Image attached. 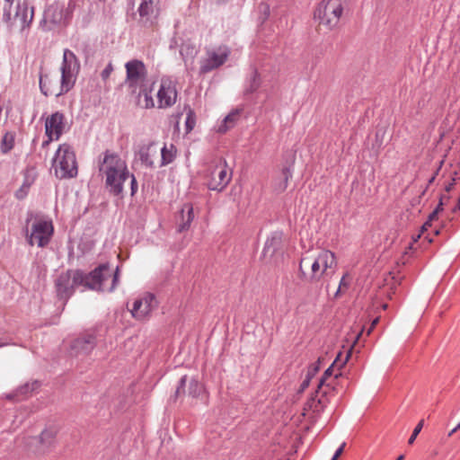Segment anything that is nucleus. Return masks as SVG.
I'll list each match as a JSON object with an SVG mask.
<instances>
[{
  "label": "nucleus",
  "mask_w": 460,
  "mask_h": 460,
  "mask_svg": "<svg viewBox=\"0 0 460 460\" xmlns=\"http://www.w3.org/2000/svg\"><path fill=\"white\" fill-rule=\"evenodd\" d=\"M113 70L112 65L109 64L102 72V78L103 80H106L111 75V72Z\"/></svg>",
  "instance_id": "e433bc0d"
},
{
  "label": "nucleus",
  "mask_w": 460,
  "mask_h": 460,
  "mask_svg": "<svg viewBox=\"0 0 460 460\" xmlns=\"http://www.w3.org/2000/svg\"><path fill=\"white\" fill-rule=\"evenodd\" d=\"M119 267L112 273L109 263H102L84 274L82 270H67L61 273L56 280L57 293L59 298L67 300L75 288H84L96 291L112 292L119 283Z\"/></svg>",
  "instance_id": "f257e3e1"
},
{
  "label": "nucleus",
  "mask_w": 460,
  "mask_h": 460,
  "mask_svg": "<svg viewBox=\"0 0 460 460\" xmlns=\"http://www.w3.org/2000/svg\"><path fill=\"white\" fill-rule=\"evenodd\" d=\"M152 89H148L146 85L142 90H137L138 105L145 109H152L155 106L152 97Z\"/></svg>",
  "instance_id": "a878e982"
},
{
  "label": "nucleus",
  "mask_w": 460,
  "mask_h": 460,
  "mask_svg": "<svg viewBox=\"0 0 460 460\" xmlns=\"http://www.w3.org/2000/svg\"><path fill=\"white\" fill-rule=\"evenodd\" d=\"M4 3L3 21L5 23H12V6L14 3V0H4Z\"/></svg>",
  "instance_id": "473e14b6"
},
{
  "label": "nucleus",
  "mask_w": 460,
  "mask_h": 460,
  "mask_svg": "<svg viewBox=\"0 0 460 460\" xmlns=\"http://www.w3.org/2000/svg\"><path fill=\"white\" fill-rule=\"evenodd\" d=\"M34 17V7L31 8L29 14V7L27 3L18 2L16 4L15 13L12 15V23H6L7 26L12 29L15 25H18L20 31L23 34L31 26Z\"/></svg>",
  "instance_id": "f8f14e48"
},
{
  "label": "nucleus",
  "mask_w": 460,
  "mask_h": 460,
  "mask_svg": "<svg viewBox=\"0 0 460 460\" xmlns=\"http://www.w3.org/2000/svg\"><path fill=\"white\" fill-rule=\"evenodd\" d=\"M309 383H310V376L308 375L306 376V378L302 382V384L300 385V390L304 391L305 389H306L309 385Z\"/></svg>",
  "instance_id": "a19ab883"
},
{
  "label": "nucleus",
  "mask_w": 460,
  "mask_h": 460,
  "mask_svg": "<svg viewBox=\"0 0 460 460\" xmlns=\"http://www.w3.org/2000/svg\"><path fill=\"white\" fill-rule=\"evenodd\" d=\"M40 386V383L38 381H33L31 383H26L25 385L19 387L15 394H9L6 395V398L9 400L14 399L19 394L25 395L36 389Z\"/></svg>",
  "instance_id": "c756f323"
},
{
  "label": "nucleus",
  "mask_w": 460,
  "mask_h": 460,
  "mask_svg": "<svg viewBox=\"0 0 460 460\" xmlns=\"http://www.w3.org/2000/svg\"><path fill=\"white\" fill-rule=\"evenodd\" d=\"M345 445H346L345 443H342V444L338 447V449L335 451V453H334V455H333V456H332V458H333L334 460H337V459H338V457L342 454V452H343V450H344V447H345Z\"/></svg>",
  "instance_id": "ea45409f"
},
{
  "label": "nucleus",
  "mask_w": 460,
  "mask_h": 460,
  "mask_svg": "<svg viewBox=\"0 0 460 460\" xmlns=\"http://www.w3.org/2000/svg\"><path fill=\"white\" fill-rule=\"evenodd\" d=\"M54 233V227L51 221L36 220L31 226V232L27 234V241L31 246L37 244L39 247L47 246Z\"/></svg>",
  "instance_id": "9d476101"
},
{
  "label": "nucleus",
  "mask_w": 460,
  "mask_h": 460,
  "mask_svg": "<svg viewBox=\"0 0 460 460\" xmlns=\"http://www.w3.org/2000/svg\"><path fill=\"white\" fill-rule=\"evenodd\" d=\"M125 84L135 94L146 85L147 71L145 64L138 59H132L126 63Z\"/></svg>",
  "instance_id": "1a4fd4ad"
},
{
  "label": "nucleus",
  "mask_w": 460,
  "mask_h": 460,
  "mask_svg": "<svg viewBox=\"0 0 460 460\" xmlns=\"http://www.w3.org/2000/svg\"><path fill=\"white\" fill-rule=\"evenodd\" d=\"M347 276H348V274H345L341 278V279L340 281L339 288H338V290L336 292V296H338V294L341 292L342 288H348L349 287V281L346 280Z\"/></svg>",
  "instance_id": "58836bf2"
},
{
  "label": "nucleus",
  "mask_w": 460,
  "mask_h": 460,
  "mask_svg": "<svg viewBox=\"0 0 460 460\" xmlns=\"http://www.w3.org/2000/svg\"><path fill=\"white\" fill-rule=\"evenodd\" d=\"M14 145V135L13 133L7 132L4 135L2 139V151L3 153L9 152Z\"/></svg>",
  "instance_id": "2f4dec72"
},
{
  "label": "nucleus",
  "mask_w": 460,
  "mask_h": 460,
  "mask_svg": "<svg viewBox=\"0 0 460 460\" xmlns=\"http://www.w3.org/2000/svg\"><path fill=\"white\" fill-rule=\"evenodd\" d=\"M443 164H444V161H443V160H441V161L439 162V164H438V166L437 170H436V171H435V172H434V174H436V176L438 174V172H439V171H440V169H441V167H442Z\"/></svg>",
  "instance_id": "49530a36"
},
{
  "label": "nucleus",
  "mask_w": 460,
  "mask_h": 460,
  "mask_svg": "<svg viewBox=\"0 0 460 460\" xmlns=\"http://www.w3.org/2000/svg\"><path fill=\"white\" fill-rule=\"evenodd\" d=\"M333 373V365L329 367L323 373V376L319 380L317 390H316V398L319 404H324L325 399L324 397L330 393L332 389H333L335 379L338 377L341 373L335 374L332 378Z\"/></svg>",
  "instance_id": "f3484780"
},
{
  "label": "nucleus",
  "mask_w": 460,
  "mask_h": 460,
  "mask_svg": "<svg viewBox=\"0 0 460 460\" xmlns=\"http://www.w3.org/2000/svg\"><path fill=\"white\" fill-rule=\"evenodd\" d=\"M196 123L195 116L192 111H190L186 117L185 126L187 132H190L193 129Z\"/></svg>",
  "instance_id": "72a5a7b5"
},
{
  "label": "nucleus",
  "mask_w": 460,
  "mask_h": 460,
  "mask_svg": "<svg viewBox=\"0 0 460 460\" xmlns=\"http://www.w3.org/2000/svg\"><path fill=\"white\" fill-rule=\"evenodd\" d=\"M75 2L69 0L67 4L60 2H54L44 11L43 18L40 21V27L45 31H50L55 27L67 26L75 9Z\"/></svg>",
  "instance_id": "20e7f679"
},
{
  "label": "nucleus",
  "mask_w": 460,
  "mask_h": 460,
  "mask_svg": "<svg viewBox=\"0 0 460 460\" xmlns=\"http://www.w3.org/2000/svg\"><path fill=\"white\" fill-rule=\"evenodd\" d=\"M232 179V172L228 169L226 160H221L211 172L208 188L211 190L222 191Z\"/></svg>",
  "instance_id": "9b49d317"
},
{
  "label": "nucleus",
  "mask_w": 460,
  "mask_h": 460,
  "mask_svg": "<svg viewBox=\"0 0 460 460\" xmlns=\"http://www.w3.org/2000/svg\"><path fill=\"white\" fill-rule=\"evenodd\" d=\"M155 155V152L151 151V145L149 146H143L140 147L138 152L139 160L146 168H154L155 163H154V155Z\"/></svg>",
  "instance_id": "bb28decb"
},
{
  "label": "nucleus",
  "mask_w": 460,
  "mask_h": 460,
  "mask_svg": "<svg viewBox=\"0 0 460 460\" xmlns=\"http://www.w3.org/2000/svg\"><path fill=\"white\" fill-rule=\"evenodd\" d=\"M435 180H436V174H433V175L429 179V181H428V184H427L426 188H425V189L423 190V191H422V195H424V193H425V192H426V190H428L429 186L430 184H432V183L435 181Z\"/></svg>",
  "instance_id": "37998d69"
},
{
  "label": "nucleus",
  "mask_w": 460,
  "mask_h": 460,
  "mask_svg": "<svg viewBox=\"0 0 460 460\" xmlns=\"http://www.w3.org/2000/svg\"><path fill=\"white\" fill-rule=\"evenodd\" d=\"M442 210H443V197L440 198L439 203L438 204L437 208L433 210L432 213L429 214L428 220L422 226V227H421L422 234L425 231H428V229L431 226L432 222L437 219L438 213Z\"/></svg>",
  "instance_id": "7c9ffc66"
},
{
  "label": "nucleus",
  "mask_w": 460,
  "mask_h": 460,
  "mask_svg": "<svg viewBox=\"0 0 460 460\" xmlns=\"http://www.w3.org/2000/svg\"><path fill=\"white\" fill-rule=\"evenodd\" d=\"M454 185H455V179L453 178L452 181L449 182L447 185H446V187H445L446 191L447 192L451 191V190L453 189Z\"/></svg>",
  "instance_id": "c03bdc74"
},
{
  "label": "nucleus",
  "mask_w": 460,
  "mask_h": 460,
  "mask_svg": "<svg viewBox=\"0 0 460 460\" xmlns=\"http://www.w3.org/2000/svg\"><path fill=\"white\" fill-rule=\"evenodd\" d=\"M177 155V148L173 144H164L161 149V166L172 164Z\"/></svg>",
  "instance_id": "393cba45"
},
{
  "label": "nucleus",
  "mask_w": 460,
  "mask_h": 460,
  "mask_svg": "<svg viewBox=\"0 0 460 460\" xmlns=\"http://www.w3.org/2000/svg\"><path fill=\"white\" fill-rule=\"evenodd\" d=\"M260 9H261V11H262L265 13L266 16L269 15V13H270V7H269L268 4H260Z\"/></svg>",
  "instance_id": "79ce46f5"
},
{
  "label": "nucleus",
  "mask_w": 460,
  "mask_h": 460,
  "mask_svg": "<svg viewBox=\"0 0 460 460\" xmlns=\"http://www.w3.org/2000/svg\"><path fill=\"white\" fill-rule=\"evenodd\" d=\"M261 84V78L257 69L252 68L249 75L244 83V94H251L255 93Z\"/></svg>",
  "instance_id": "b1692460"
},
{
  "label": "nucleus",
  "mask_w": 460,
  "mask_h": 460,
  "mask_svg": "<svg viewBox=\"0 0 460 460\" xmlns=\"http://www.w3.org/2000/svg\"><path fill=\"white\" fill-rule=\"evenodd\" d=\"M137 12L141 21L152 22L160 13V0H141Z\"/></svg>",
  "instance_id": "6ab92c4d"
},
{
  "label": "nucleus",
  "mask_w": 460,
  "mask_h": 460,
  "mask_svg": "<svg viewBox=\"0 0 460 460\" xmlns=\"http://www.w3.org/2000/svg\"><path fill=\"white\" fill-rule=\"evenodd\" d=\"M52 168L58 179H71L77 176L76 156L70 145L66 143L59 145L52 158Z\"/></svg>",
  "instance_id": "39448f33"
},
{
  "label": "nucleus",
  "mask_w": 460,
  "mask_h": 460,
  "mask_svg": "<svg viewBox=\"0 0 460 460\" xmlns=\"http://www.w3.org/2000/svg\"><path fill=\"white\" fill-rule=\"evenodd\" d=\"M40 89L41 93L45 96H57L59 91V86L58 87L56 75L52 76L49 74H40Z\"/></svg>",
  "instance_id": "aec40b11"
},
{
  "label": "nucleus",
  "mask_w": 460,
  "mask_h": 460,
  "mask_svg": "<svg viewBox=\"0 0 460 460\" xmlns=\"http://www.w3.org/2000/svg\"><path fill=\"white\" fill-rule=\"evenodd\" d=\"M99 172L105 176V184L109 191L119 196L123 192V184L129 177L126 162L117 154L109 150L103 153Z\"/></svg>",
  "instance_id": "f03ea898"
},
{
  "label": "nucleus",
  "mask_w": 460,
  "mask_h": 460,
  "mask_svg": "<svg viewBox=\"0 0 460 460\" xmlns=\"http://www.w3.org/2000/svg\"><path fill=\"white\" fill-rule=\"evenodd\" d=\"M66 118L60 111H56L45 120V134L49 140H58L65 132Z\"/></svg>",
  "instance_id": "4468645a"
},
{
  "label": "nucleus",
  "mask_w": 460,
  "mask_h": 460,
  "mask_svg": "<svg viewBox=\"0 0 460 460\" xmlns=\"http://www.w3.org/2000/svg\"><path fill=\"white\" fill-rule=\"evenodd\" d=\"M377 322H378V318L375 319L372 323V326L376 325Z\"/></svg>",
  "instance_id": "8fccbe9b"
},
{
  "label": "nucleus",
  "mask_w": 460,
  "mask_h": 460,
  "mask_svg": "<svg viewBox=\"0 0 460 460\" xmlns=\"http://www.w3.org/2000/svg\"><path fill=\"white\" fill-rule=\"evenodd\" d=\"M57 432L58 430L55 427H49L40 433L39 438H33L29 445L30 447L35 445L33 449L35 452H44L53 445Z\"/></svg>",
  "instance_id": "a211bd4d"
},
{
  "label": "nucleus",
  "mask_w": 460,
  "mask_h": 460,
  "mask_svg": "<svg viewBox=\"0 0 460 460\" xmlns=\"http://www.w3.org/2000/svg\"><path fill=\"white\" fill-rule=\"evenodd\" d=\"M187 392L190 397L199 398L205 394V387L196 378H191L189 382Z\"/></svg>",
  "instance_id": "cd10ccee"
},
{
  "label": "nucleus",
  "mask_w": 460,
  "mask_h": 460,
  "mask_svg": "<svg viewBox=\"0 0 460 460\" xmlns=\"http://www.w3.org/2000/svg\"><path fill=\"white\" fill-rule=\"evenodd\" d=\"M404 456L402 455L399 456L396 460H403Z\"/></svg>",
  "instance_id": "3c124183"
},
{
  "label": "nucleus",
  "mask_w": 460,
  "mask_h": 460,
  "mask_svg": "<svg viewBox=\"0 0 460 460\" xmlns=\"http://www.w3.org/2000/svg\"><path fill=\"white\" fill-rule=\"evenodd\" d=\"M48 138L42 142V147H46L49 145L50 142H52L53 140H49V137H47Z\"/></svg>",
  "instance_id": "de8ad7c7"
},
{
  "label": "nucleus",
  "mask_w": 460,
  "mask_h": 460,
  "mask_svg": "<svg viewBox=\"0 0 460 460\" xmlns=\"http://www.w3.org/2000/svg\"><path fill=\"white\" fill-rule=\"evenodd\" d=\"M238 117L239 113L237 111L229 113L219 124L217 131L219 133H226L228 129L232 128L235 125Z\"/></svg>",
  "instance_id": "c85d7f7f"
},
{
  "label": "nucleus",
  "mask_w": 460,
  "mask_h": 460,
  "mask_svg": "<svg viewBox=\"0 0 460 460\" xmlns=\"http://www.w3.org/2000/svg\"><path fill=\"white\" fill-rule=\"evenodd\" d=\"M337 267L335 254L323 250L317 256L303 257L299 262L301 278L310 281H319L325 277H332Z\"/></svg>",
  "instance_id": "7ed1b4c3"
},
{
  "label": "nucleus",
  "mask_w": 460,
  "mask_h": 460,
  "mask_svg": "<svg viewBox=\"0 0 460 460\" xmlns=\"http://www.w3.org/2000/svg\"><path fill=\"white\" fill-rule=\"evenodd\" d=\"M345 5L346 0H322L314 12V18L327 30L337 29Z\"/></svg>",
  "instance_id": "423d86ee"
},
{
  "label": "nucleus",
  "mask_w": 460,
  "mask_h": 460,
  "mask_svg": "<svg viewBox=\"0 0 460 460\" xmlns=\"http://www.w3.org/2000/svg\"><path fill=\"white\" fill-rule=\"evenodd\" d=\"M460 210V198L458 199V202L457 204L455 206V208H453V212H456Z\"/></svg>",
  "instance_id": "09e8293b"
},
{
  "label": "nucleus",
  "mask_w": 460,
  "mask_h": 460,
  "mask_svg": "<svg viewBox=\"0 0 460 460\" xmlns=\"http://www.w3.org/2000/svg\"><path fill=\"white\" fill-rule=\"evenodd\" d=\"M423 420H421L417 425L416 427L414 428L413 431H412V434L411 436L410 437L409 440H408V444L411 445L414 443L417 436L420 434V432L421 431L422 428H423Z\"/></svg>",
  "instance_id": "f704fd0d"
},
{
  "label": "nucleus",
  "mask_w": 460,
  "mask_h": 460,
  "mask_svg": "<svg viewBox=\"0 0 460 460\" xmlns=\"http://www.w3.org/2000/svg\"><path fill=\"white\" fill-rule=\"evenodd\" d=\"M96 345V338L93 333H84L76 338L70 345V353L73 356L88 355Z\"/></svg>",
  "instance_id": "dca6fc26"
},
{
  "label": "nucleus",
  "mask_w": 460,
  "mask_h": 460,
  "mask_svg": "<svg viewBox=\"0 0 460 460\" xmlns=\"http://www.w3.org/2000/svg\"><path fill=\"white\" fill-rule=\"evenodd\" d=\"M130 189H131V195H135L137 191V180H136V177L134 174H131L130 175Z\"/></svg>",
  "instance_id": "4c0bfd02"
},
{
  "label": "nucleus",
  "mask_w": 460,
  "mask_h": 460,
  "mask_svg": "<svg viewBox=\"0 0 460 460\" xmlns=\"http://www.w3.org/2000/svg\"><path fill=\"white\" fill-rule=\"evenodd\" d=\"M186 383H187V376H181V378L180 379L179 385H178V386L176 388V391H175V396L176 397H178L181 394L185 393Z\"/></svg>",
  "instance_id": "c9c22d12"
},
{
  "label": "nucleus",
  "mask_w": 460,
  "mask_h": 460,
  "mask_svg": "<svg viewBox=\"0 0 460 460\" xmlns=\"http://www.w3.org/2000/svg\"><path fill=\"white\" fill-rule=\"evenodd\" d=\"M157 305L155 296L147 293L142 297L134 301L133 306L130 310L132 316L137 320H143L154 310Z\"/></svg>",
  "instance_id": "2eb2a0df"
},
{
  "label": "nucleus",
  "mask_w": 460,
  "mask_h": 460,
  "mask_svg": "<svg viewBox=\"0 0 460 460\" xmlns=\"http://www.w3.org/2000/svg\"><path fill=\"white\" fill-rule=\"evenodd\" d=\"M460 429V422L449 432L448 436H452L455 432H456Z\"/></svg>",
  "instance_id": "a18cd8bd"
},
{
  "label": "nucleus",
  "mask_w": 460,
  "mask_h": 460,
  "mask_svg": "<svg viewBox=\"0 0 460 460\" xmlns=\"http://www.w3.org/2000/svg\"><path fill=\"white\" fill-rule=\"evenodd\" d=\"M292 177L291 169L288 166L282 168L279 174L273 180L274 190L281 193L286 190L288 185V181Z\"/></svg>",
  "instance_id": "5701e85b"
},
{
  "label": "nucleus",
  "mask_w": 460,
  "mask_h": 460,
  "mask_svg": "<svg viewBox=\"0 0 460 460\" xmlns=\"http://www.w3.org/2000/svg\"><path fill=\"white\" fill-rule=\"evenodd\" d=\"M194 219V210L191 203H185L180 212L178 231H187Z\"/></svg>",
  "instance_id": "412c9836"
},
{
  "label": "nucleus",
  "mask_w": 460,
  "mask_h": 460,
  "mask_svg": "<svg viewBox=\"0 0 460 460\" xmlns=\"http://www.w3.org/2000/svg\"><path fill=\"white\" fill-rule=\"evenodd\" d=\"M156 98L159 109L170 108L176 102L177 91L172 80L168 78L161 80Z\"/></svg>",
  "instance_id": "ddd939ff"
},
{
  "label": "nucleus",
  "mask_w": 460,
  "mask_h": 460,
  "mask_svg": "<svg viewBox=\"0 0 460 460\" xmlns=\"http://www.w3.org/2000/svg\"><path fill=\"white\" fill-rule=\"evenodd\" d=\"M282 242L283 233L281 231H275L271 233L265 242L263 252L265 254L273 255L281 248Z\"/></svg>",
  "instance_id": "4be33fe9"
},
{
  "label": "nucleus",
  "mask_w": 460,
  "mask_h": 460,
  "mask_svg": "<svg viewBox=\"0 0 460 460\" xmlns=\"http://www.w3.org/2000/svg\"><path fill=\"white\" fill-rule=\"evenodd\" d=\"M434 232H435V234H438L439 230L436 228V229L434 230Z\"/></svg>",
  "instance_id": "603ef678"
},
{
  "label": "nucleus",
  "mask_w": 460,
  "mask_h": 460,
  "mask_svg": "<svg viewBox=\"0 0 460 460\" xmlns=\"http://www.w3.org/2000/svg\"><path fill=\"white\" fill-rule=\"evenodd\" d=\"M231 54L230 49L221 45L206 49V55L199 61V74L206 75L223 66Z\"/></svg>",
  "instance_id": "6e6552de"
},
{
  "label": "nucleus",
  "mask_w": 460,
  "mask_h": 460,
  "mask_svg": "<svg viewBox=\"0 0 460 460\" xmlns=\"http://www.w3.org/2000/svg\"><path fill=\"white\" fill-rule=\"evenodd\" d=\"M60 70L61 79L57 97L68 93L74 87L80 71L79 60L70 49H66L64 50Z\"/></svg>",
  "instance_id": "0eeeda50"
}]
</instances>
